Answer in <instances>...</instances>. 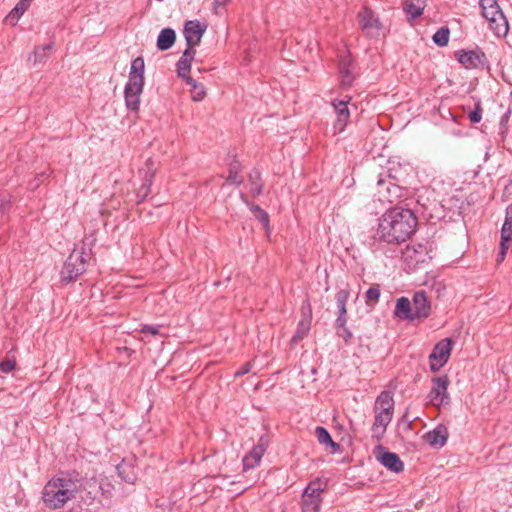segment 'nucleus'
Here are the masks:
<instances>
[{"label": "nucleus", "mask_w": 512, "mask_h": 512, "mask_svg": "<svg viewBox=\"0 0 512 512\" xmlns=\"http://www.w3.org/2000/svg\"><path fill=\"white\" fill-rule=\"evenodd\" d=\"M183 80L187 83V85L190 86L191 98L193 101L198 102L204 99L206 95V90L201 83H198L195 79H193L190 76L184 78Z\"/></svg>", "instance_id": "27"}, {"label": "nucleus", "mask_w": 512, "mask_h": 512, "mask_svg": "<svg viewBox=\"0 0 512 512\" xmlns=\"http://www.w3.org/2000/svg\"><path fill=\"white\" fill-rule=\"evenodd\" d=\"M16 361L13 357H7L0 362V369L3 373H9L14 370Z\"/></svg>", "instance_id": "37"}, {"label": "nucleus", "mask_w": 512, "mask_h": 512, "mask_svg": "<svg viewBox=\"0 0 512 512\" xmlns=\"http://www.w3.org/2000/svg\"><path fill=\"white\" fill-rule=\"evenodd\" d=\"M448 437L447 428L438 425L434 430L425 433L424 440L434 448H441L445 445Z\"/></svg>", "instance_id": "19"}, {"label": "nucleus", "mask_w": 512, "mask_h": 512, "mask_svg": "<svg viewBox=\"0 0 512 512\" xmlns=\"http://www.w3.org/2000/svg\"><path fill=\"white\" fill-rule=\"evenodd\" d=\"M507 250H508V244L500 243V251L498 254V258H497L498 262H502L504 260Z\"/></svg>", "instance_id": "43"}, {"label": "nucleus", "mask_w": 512, "mask_h": 512, "mask_svg": "<svg viewBox=\"0 0 512 512\" xmlns=\"http://www.w3.org/2000/svg\"><path fill=\"white\" fill-rule=\"evenodd\" d=\"M79 488V480L76 477L60 473L46 483L42 491V500L46 507L58 509L74 499Z\"/></svg>", "instance_id": "2"}, {"label": "nucleus", "mask_w": 512, "mask_h": 512, "mask_svg": "<svg viewBox=\"0 0 512 512\" xmlns=\"http://www.w3.org/2000/svg\"><path fill=\"white\" fill-rule=\"evenodd\" d=\"M145 62L143 57L135 58L130 67L128 82L125 85V103L129 110L136 111L140 105V96L145 84Z\"/></svg>", "instance_id": "3"}, {"label": "nucleus", "mask_w": 512, "mask_h": 512, "mask_svg": "<svg viewBox=\"0 0 512 512\" xmlns=\"http://www.w3.org/2000/svg\"><path fill=\"white\" fill-rule=\"evenodd\" d=\"M53 47V42H49L45 45L35 47L33 53L28 57V62H32L33 65L45 62L46 59L49 57L50 51L53 50Z\"/></svg>", "instance_id": "22"}, {"label": "nucleus", "mask_w": 512, "mask_h": 512, "mask_svg": "<svg viewBox=\"0 0 512 512\" xmlns=\"http://www.w3.org/2000/svg\"><path fill=\"white\" fill-rule=\"evenodd\" d=\"M411 305L414 319L428 317L431 306L424 291H418L414 294Z\"/></svg>", "instance_id": "17"}, {"label": "nucleus", "mask_w": 512, "mask_h": 512, "mask_svg": "<svg viewBox=\"0 0 512 512\" xmlns=\"http://www.w3.org/2000/svg\"><path fill=\"white\" fill-rule=\"evenodd\" d=\"M377 189L378 195L383 201L392 203L401 196L400 187L381 176L377 180Z\"/></svg>", "instance_id": "14"}, {"label": "nucleus", "mask_w": 512, "mask_h": 512, "mask_svg": "<svg viewBox=\"0 0 512 512\" xmlns=\"http://www.w3.org/2000/svg\"><path fill=\"white\" fill-rule=\"evenodd\" d=\"M90 258V251H86L84 247L75 248L64 262L63 268L61 270L62 281H75L82 273L86 271Z\"/></svg>", "instance_id": "5"}, {"label": "nucleus", "mask_w": 512, "mask_h": 512, "mask_svg": "<svg viewBox=\"0 0 512 512\" xmlns=\"http://www.w3.org/2000/svg\"><path fill=\"white\" fill-rule=\"evenodd\" d=\"M512 239V212L506 210V216L501 229V242L508 244Z\"/></svg>", "instance_id": "30"}, {"label": "nucleus", "mask_w": 512, "mask_h": 512, "mask_svg": "<svg viewBox=\"0 0 512 512\" xmlns=\"http://www.w3.org/2000/svg\"><path fill=\"white\" fill-rule=\"evenodd\" d=\"M249 181L251 183L252 195L259 196L262 193L263 188L259 171L253 170L249 175Z\"/></svg>", "instance_id": "32"}, {"label": "nucleus", "mask_w": 512, "mask_h": 512, "mask_svg": "<svg viewBox=\"0 0 512 512\" xmlns=\"http://www.w3.org/2000/svg\"><path fill=\"white\" fill-rule=\"evenodd\" d=\"M375 420L372 425L373 435L378 439L385 433L394 413V400L390 392H381L374 404Z\"/></svg>", "instance_id": "4"}, {"label": "nucleus", "mask_w": 512, "mask_h": 512, "mask_svg": "<svg viewBox=\"0 0 512 512\" xmlns=\"http://www.w3.org/2000/svg\"><path fill=\"white\" fill-rule=\"evenodd\" d=\"M338 335H339L340 337H342L346 343H348V342L350 341V339L352 338V333H351V331L347 328V326H346V327L341 328V329L339 330V332H338Z\"/></svg>", "instance_id": "40"}, {"label": "nucleus", "mask_w": 512, "mask_h": 512, "mask_svg": "<svg viewBox=\"0 0 512 512\" xmlns=\"http://www.w3.org/2000/svg\"><path fill=\"white\" fill-rule=\"evenodd\" d=\"M157 170V164L151 158L147 159L145 163V170L143 176V183L138 191V196L144 199L150 193V187L153 183V179Z\"/></svg>", "instance_id": "18"}, {"label": "nucleus", "mask_w": 512, "mask_h": 512, "mask_svg": "<svg viewBox=\"0 0 512 512\" xmlns=\"http://www.w3.org/2000/svg\"><path fill=\"white\" fill-rule=\"evenodd\" d=\"M482 15L488 21L490 28L497 36L508 33V21L498 2H479Z\"/></svg>", "instance_id": "6"}, {"label": "nucleus", "mask_w": 512, "mask_h": 512, "mask_svg": "<svg viewBox=\"0 0 512 512\" xmlns=\"http://www.w3.org/2000/svg\"><path fill=\"white\" fill-rule=\"evenodd\" d=\"M380 298V289L378 285L370 287L366 292V302L367 304L370 303H377Z\"/></svg>", "instance_id": "36"}, {"label": "nucleus", "mask_w": 512, "mask_h": 512, "mask_svg": "<svg viewBox=\"0 0 512 512\" xmlns=\"http://www.w3.org/2000/svg\"><path fill=\"white\" fill-rule=\"evenodd\" d=\"M394 313L400 319L414 320L411 302L406 297L397 300Z\"/></svg>", "instance_id": "23"}, {"label": "nucleus", "mask_w": 512, "mask_h": 512, "mask_svg": "<svg viewBox=\"0 0 512 512\" xmlns=\"http://www.w3.org/2000/svg\"><path fill=\"white\" fill-rule=\"evenodd\" d=\"M452 345L453 341L451 338H445L435 345L429 356L430 369L433 372L438 371L447 363L451 354Z\"/></svg>", "instance_id": "9"}, {"label": "nucleus", "mask_w": 512, "mask_h": 512, "mask_svg": "<svg viewBox=\"0 0 512 512\" xmlns=\"http://www.w3.org/2000/svg\"><path fill=\"white\" fill-rule=\"evenodd\" d=\"M8 205H9V201H7V202H2V203L0 204V213H5V212H6V210H7Z\"/></svg>", "instance_id": "46"}, {"label": "nucleus", "mask_w": 512, "mask_h": 512, "mask_svg": "<svg viewBox=\"0 0 512 512\" xmlns=\"http://www.w3.org/2000/svg\"><path fill=\"white\" fill-rule=\"evenodd\" d=\"M266 446L264 438L261 437L251 451L243 457L244 471L253 469L260 464L261 459L266 452Z\"/></svg>", "instance_id": "15"}, {"label": "nucleus", "mask_w": 512, "mask_h": 512, "mask_svg": "<svg viewBox=\"0 0 512 512\" xmlns=\"http://www.w3.org/2000/svg\"><path fill=\"white\" fill-rule=\"evenodd\" d=\"M509 116H510V112H506L502 117H501V120H500V125L501 126H504L508 120H509Z\"/></svg>", "instance_id": "45"}, {"label": "nucleus", "mask_w": 512, "mask_h": 512, "mask_svg": "<svg viewBox=\"0 0 512 512\" xmlns=\"http://www.w3.org/2000/svg\"><path fill=\"white\" fill-rule=\"evenodd\" d=\"M195 54L196 52L194 48L189 47H187L183 52L182 56L177 62V72L180 78L184 79L186 77H189L191 64L194 60Z\"/></svg>", "instance_id": "20"}, {"label": "nucleus", "mask_w": 512, "mask_h": 512, "mask_svg": "<svg viewBox=\"0 0 512 512\" xmlns=\"http://www.w3.org/2000/svg\"><path fill=\"white\" fill-rule=\"evenodd\" d=\"M312 309L308 300L302 304V317L298 322L295 334L291 339V346H296L309 333L311 327Z\"/></svg>", "instance_id": "11"}, {"label": "nucleus", "mask_w": 512, "mask_h": 512, "mask_svg": "<svg viewBox=\"0 0 512 512\" xmlns=\"http://www.w3.org/2000/svg\"><path fill=\"white\" fill-rule=\"evenodd\" d=\"M339 72L341 75V85L343 87H349L354 80V76L351 72V61L348 57L340 59Z\"/></svg>", "instance_id": "25"}, {"label": "nucleus", "mask_w": 512, "mask_h": 512, "mask_svg": "<svg viewBox=\"0 0 512 512\" xmlns=\"http://www.w3.org/2000/svg\"><path fill=\"white\" fill-rule=\"evenodd\" d=\"M176 40L175 31L171 28H164L160 31L157 38L158 49L165 51L171 48Z\"/></svg>", "instance_id": "24"}, {"label": "nucleus", "mask_w": 512, "mask_h": 512, "mask_svg": "<svg viewBox=\"0 0 512 512\" xmlns=\"http://www.w3.org/2000/svg\"><path fill=\"white\" fill-rule=\"evenodd\" d=\"M250 210L262 224H264L265 226L268 225L269 216L260 206L251 204Z\"/></svg>", "instance_id": "35"}, {"label": "nucleus", "mask_w": 512, "mask_h": 512, "mask_svg": "<svg viewBox=\"0 0 512 512\" xmlns=\"http://www.w3.org/2000/svg\"><path fill=\"white\" fill-rule=\"evenodd\" d=\"M469 120L472 122V123H479L482 119V107H481V103L480 102H477L475 104V109L469 113Z\"/></svg>", "instance_id": "38"}, {"label": "nucleus", "mask_w": 512, "mask_h": 512, "mask_svg": "<svg viewBox=\"0 0 512 512\" xmlns=\"http://www.w3.org/2000/svg\"><path fill=\"white\" fill-rule=\"evenodd\" d=\"M349 298V292L345 289L338 291L335 295L338 313L347 314L346 304Z\"/></svg>", "instance_id": "34"}, {"label": "nucleus", "mask_w": 512, "mask_h": 512, "mask_svg": "<svg viewBox=\"0 0 512 512\" xmlns=\"http://www.w3.org/2000/svg\"><path fill=\"white\" fill-rule=\"evenodd\" d=\"M377 458L384 467L392 472L399 473L404 469V464L396 453L384 451Z\"/></svg>", "instance_id": "21"}, {"label": "nucleus", "mask_w": 512, "mask_h": 512, "mask_svg": "<svg viewBox=\"0 0 512 512\" xmlns=\"http://www.w3.org/2000/svg\"><path fill=\"white\" fill-rule=\"evenodd\" d=\"M207 29V24L201 23L197 20H189L184 25V36L187 42V47L194 48L199 45L201 39Z\"/></svg>", "instance_id": "12"}, {"label": "nucleus", "mask_w": 512, "mask_h": 512, "mask_svg": "<svg viewBox=\"0 0 512 512\" xmlns=\"http://www.w3.org/2000/svg\"><path fill=\"white\" fill-rule=\"evenodd\" d=\"M29 3L30 2H18L17 5L6 16V23L14 26L23 15V13L28 9Z\"/></svg>", "instance_id": "28"}, {"label": "nucleus", "mask_w": 512, "mask_h": 512, "mask_svg": "<svg viewBox=\"0 0 512 512\" xmlns=\"http://www.w3.org/2000/svg\"><path fill=\"white\" fill-rule=\"evenodd\" d=\"M227 182L235 185H240L242 183V179L239 177V172L236 166L230 168V173L227 178Z\"/></svg>", "instance_id": "39"}, {"label": "nucleus", "mask_w": 512, "mask_h": 512, "mask_svg": "<svg viewBox=\"0 0 512 512\" xmlns=\"http://www.w3.org/2000/svg\"><path fill=\"white\" fill-rule=\"evenodd\" d=\"M403 11L407 16L408 22L412 23L413 20L422 15L424 6L417 5L414 2H406L403 7Z\"/></svg>", "instance_id": "31"}, {"label": "nucleus", "mask_w": 512, "mask_h": 512, "mask_svg": "<svg viewBox=\"0 0 512 512\" xmlns=\"http://www.w3.org/2000/svg\"><path fill=\"white\" fill-rule=\"evenodd\" d=\"M331 104L337 116V119L334 123V130L337 133H341L344 131L350 118V111L347 106L348 101L333 100Z\"/></svg>", "instance_id": "16"}, {"label": "nucleus", "mask_w": 512, "mask_h": 512, "mask_svg": "<svg viewBox=\"0 0 512 512\" xmlns=\"http://www.w3.org/2000/svg\"><path fill=\"white\" fill-rule=\"evenodd\" d=\"M224 4H225V2H216L214 9L216 10L218 7L223 6Z\"/></svg>", "instance_id": "47"}, {"label": "nucleus", "mask_w": 512, "mask_h": 512, "mask_svg": "<svg viewBox=\"0 0 512 512\" xmlns=\"http://www.w3.org/2000/svg\"><path fill=\"white\" fill-rule=\"evenodd\" d=\"M449 35V29L447 27H441L434 33L432 39L437 46L444 47L449 42Z\"/></svg>", "instance_id": "33"}, {"label": "nucleus", "mask_w": 512, "mask_h": 512, "mask_svg": "<svg viewBox=\"0 0 512 512\" xmlns=\"http://www.w3.org/2000/svg\"><path fill=\"white\" fill-rule=\"evenodd\" d=\"M457 56L458 61L466 68H474L481 62L480 55L475 51H460Z\"/></svg>", "instance_id": "26"}, {"label": "nucleus", "mask_w": 512, "mask_h": 512, "mask_svg": "<svg viewBox=\"0 0 512 512\" xmlns=\"http://www.w3.org/2000/svg\"><path fill=\"white\" fill-rule=\"evenodd\" d=\"M358 18L361 28L367 35L371 37L379 35L382 25L372 10L368 7H363L358 14Z\"/></svg>", "instance_id": "13"}, {"label": "nucleus", "mask_w": 512, "mask_h": 512, "mask_svg": "<svg viewBox=\"0 0 512 512\" xmlns=\"http://www.w3.org/2000/svg\"><path fill=\"white\" fill-rule=\"evenodd\" d=\"M432 249L428 243H415L407 246L404 257L406 261H409L412 265L418 266L427 263L432 259Z\"/></svg>", "instance_id": "10"}, {"label": "nucleus", "mask_w": 512, "mask_h": 512, "mask_svg": "<svg viewBox=\"0 0 512 512\" xmlns=\"http://www.w3.org/2000/svg\"><path fill=\"white\" fill-rule=\"evenodd\" d=\"M325 487L326 483L318 478L308 484L302 494V512H320Z\"/></svg>", "instance_id": "7"}, {"label": "nucleus", "mask_w": 512, "mask_h": 512, "mask_svg": "<svg viewBox=\"0 0 512 512\" xmlns=\"http://www.w3.org/2000/svg\"><path fill=\"white\" fill-rule=\"evenodd\" d=\"M417 219L410 209L394 207L379 219L376 238L388 244L405 242L415 231Z\"/></svg>", "instance_id": "1"}, {"label": "nucleus", "mask_w": 512, "mask_h": 512, "mask_svg": "<svg viewBox=\"0 0 512 512\" xmlns=\"http://www.w3.org/2000/svg\"><path fill=\"white\" fill-rule=\"evenodd\" d=\"M251 366V363L244 364L239 370L235 372V377H240L250 372Z\"/></svg>", "instance_id": "42"}, {"label": "nucleus", "mask_w": 512, "mask_h": 512, "mask_svg": "<svg viewBox=\"0 0 512 512\" xmlns=\"http://www.w3.org/2000/svg\"><path fill=\"white\" fill-rule=\"evenodd\" d=\"M315 436L317 437L319 443L329 445L330 447H332V452H336L339 450V444L332 440L329 432L324 427H316Z\"/></svg>", "instance_id": "29"}, {"label": "nucleus", "mask_w": 512, "mask_h": 512, "mask_svg": "<svg viewBox=\"0 0 512 512\" xmlns=\"http://www.w3.org/2000/svg\"><path fill=\"white\" fill-rule=\"evenodd\" d=\"M141 332L145 333V334L149 333V334H152V335H157V334H159V328L156 327V326L144 325L141 328Z\"/></svg>", "instance_id": "41"}, {"label": "nucleus", "mask_w": 512, "mask_h": 512, "mask_svg": "<svg viewBox=\"0 0 512 512\" xmlns=\"http://www.w3.org/2000/svg\"><path fill=\"white\" fill-rule=\"evenodd\" d=\"M346 323H347L346 314H339L337 319H336L337 327H339L340 329L343 328V327H346Z\"/></svg>", "instance_id": "44"}, {"label": "nucleus", "mask_w": 512, "mask_h": 512, "mask_svg": "<svg viewBox=\"0 0 512 512\" xmlns=\"http://www.w3.org/2000/svg\"><path fill=\"white\" fill-rule=\"evenodd\" d=\"M433 385L429 392V401L435 407L446 405L450 403V396L448 393V386L450 384L447 375H441L432 380Z\"/></svg>", "instance_id": "8"}]
</instances>
